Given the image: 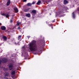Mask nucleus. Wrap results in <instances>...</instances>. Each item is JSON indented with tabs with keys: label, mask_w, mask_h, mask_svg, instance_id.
<instances>
[{
	"label": "nucleus",
	"mask_w": 79,
	"mask_h": 79,
	"mask_svg": "<svg viewBox=\"0 0 79 79\" xmlns=\"http://www.w3.org/2000/svg\"><path fill=\"white\" fill-rule=\"evenodd\" d=\"M35 41L33 40L29 44V48L31 52H35L37 50Z\"/></svg>",
	"instance_id": "1"
},
{
	"label": "nucleus",
	"mask_w": 79,
	"mask_h": 79,
	"mask_svg": "<svg viewBox=\"0 0 79 79\" xmlns=\"http://www.w3.org/2000/svg\"><path fill=\"white\" fill-rule=\"evenodd\" d=\"M36 11H37L35 10H32V11L31 12L32 15H35V14H36Z\"/></svg>",
	"instance_id": "2"
},
{
	"label": "nucleus",
	"mask_w": 79,
	"mask_h": 79,
	"mask_svg": "<svg viewBox=\"0 0 79 79\" xmlns=\"http://www.w3.org/2000/svg\"><path fill=\"white\" fill-rule=\"evenodd\" d=\"M13 64H10L9 66V69L10 70H11V69H13Z\"/></svg>",
	"instance_id": "3"
},
{
	"label": "nucleus",
	"mask_w": 79,
	"mask_h": 79,
	"mask_svg": "<svg viewBox=\"0 0 79 79\" xmlns=\"http://www.w3.org/2000/svg\"><path fill=\"white\" fill-rule=\"evenodd\" d=\"M6 61H7V59L6 58H3L2 61V63H6Z\"/></svg>",
	"instance_id": "4"
},
{
	"label": "nucleus",
	"mask_w": 79,
	"mask_h": 79,
	"mask_svg": "<svg viewBox=\"0 0 79 79\" xmlns=\"http://www.w3.org/2000/svg\"><path fill=\"white\" fill-rule=\"evenodd\" d=\"M1 29L2 30H5V29H6V27L4 26H2L1 27Z\"/></svg>",
	"instance_id": "5"
},
{
	"label": "nucleus",
	"mask_w": 79,
	"mask_h": 79,
	"mask_svg": "<svg viewBox=\"0 0 79 79\" xmlns=\"http://www.w3.org/2000/svg\"><path fill=\"white\" fill-rule=\"evenodd\" d=\"M14 10L15 13H18V8H17V7H15L14 8Z\"/></svg>",
	"instance_id": "6"
},
{
	"label": "nucleus",
	"mask_w": 79,
	"mask_h": 79,
	"mask_svg": "<svg viewBox=\"0 0 79 79\" xmlns=\"http://www.w3.org/2000/svg\"><path fill=\"white\" fill-rule=\"evenodd\" d=\"M2 15V16H5L6 17V18H8L9 17V15H5V14L4 13H3L1 14Z\"/></svg>",
	"instance_id": "7"
},
{
	"label": "nucleus",
	"mask_w": 79,
	"mask_h": 79,
	"mask_svg": "<svg viewBox=\"0 0 79 79\" xmlns=\"http://www.w3.org/2000/svg\"><path fill=\"white\" fill-rule=\"evenodd\" d=\"M31 8H28L27 9H26L24 10V11L25 12H27V11H29V10H30Z\"/></svg>",
	"instance_id": "8"
},
{
	"label": "nucleus",
	"mask_w": 79,
	"mask_h": 79,
	"mask_svg": "<svg viewBox=\"0 0 79 79\" xmlns=\"http://www.w3.org/2000/svg\"><path fill=\"white\" fill-rule=\"evenodd\" d=\"M26 16L27 17H30L31 16V14H27L26 15Z\"/></svg>",
	"instance_id": "9"
},
{
	"label": "nucleus",
	"mask_w": 79,
	"mask_h": 79,
	"mask_svg": "<svg viewBox=\"0 0 79 79\" xmlns=\"http://www.w3.org/2000/svg\"><path fill=\"white\" fill-rule=\"evenodd\" d=\"M68 1H67L66 0H64V4H66L67 3H68Z\"/></svg>",
	"instance_id": "10"
},
{
	"label": "nucleus",
	"mask_w": 79,
	"mask_h": 79,
	"mask_svg": "<svg viewBox=\"0 0 79 79\" xmlns=\"http://www.w3.org/2000/svg\"><path fill=\"white\" fill-rule=\"evenodd\" d=\"M41 3V1H39L37 3H36L37 5H39Z\"/></svg>",
	"instance_id": "11"
},
{
	"label": "nucleus",
	"mask_w": 79,
	"mask_h": 79,
	"mask_svg": "<svg viewBox=\"0 0 79 79\" xmlns=\"http://www.w3.org/2000/svg\"><path fill=\"white\" fill-rule=\"evenodd\" d=\"M72 16L73 18L74 19L75 18V15H74V12L72 14Z\"/></svg>",
	"instance_id": "12"
},
{
	"label": "nucleus",
	"mask_w": 79,
	"mask_h": 79,
	"mask_svg": "<svg viewBox=\"0 0 79 79\" xmlns=\"http://www.w3.org/2000/svg\"><path fill=\"white\" fill-rule=\"evenodd\" d=\"M15 74V71H13L11 73L12 75H14Z\"/></svg>",
	"instance_id": "13"
},
{
	"label": "nucleus",
	"mask_w": 79,
	"mask_h": 79,
	"mask_svg": "<svg viewBox=\"0 0 79 79\" xmlns=\"http://www.w3.org/2000/svg\"><path fill=\"white\" fill-rule=\"evenodd\" d=\"M27 6H31L32 5V4L31 3H28L27 4Z\"/></svg>",
	"instance_id": "14"
},
{
	"label": "nucleus",
	"mask_w": 79,
	"mask_h": 79,
	"mask_svg": "<svg viewBox=\"0 0 79 79\" xmlns=\"http://www.w3.org/2000/svg\"><path fill=\"white\" fill-rule=\"evenodd\" d=\"M10 1H9L7 3V6H8V5H10Z\"/></svg>",
	"instance_id": "15"
},
{
	"label": "nucleus",
	"mask_w": 79,
	"mask_h": 79,
	"mask_svg": "<svg viewBox=\"0 0 79 79\" xmlns=\"http://www.w3.org/2000/svg\"><path fill=\"white\" fill-rule=\"evenodd\" d=\"M3 38L4 40H6V37L5 36H3Z\"/></svg>",
	"instance_id": "16"
},
{
	"label": "nucleus",
	"mask_w": 79,
	"mask_h": 79,
	"mask_svg": "<svg viewBox=\"0 0 79 79\" xmlns=\"http://www.w3.org/2000/svg\"><path fill=\"white\" fill-rule=\"evenodd\" d=\"M9 76V73H6L5 74V76Z\"/></svg>",
	"instance_id": "17"
},
{
	"label": "nucleus",
	"mask_w": 79,
	"mask_h": 79,
	"mask_svg": "<svg viewBox=\"0 0 79 79\" xmlns=\"http://www.w3.org/2000/svg\"><path fill=\"white\" fill-rule=\"evenodd\" d=\"M21 37V35H20V36H19L18 37V40H19V39H20Z\"/></svg>",
	"instance_id": "18"
},
{
	"label": "nucleus",
	"mask_w": 79,
	"mask_h": 79,
	"mask_svg": "<svg viewBox=\"0 0 79 79\" xmlns=\"http://www.w3.org/2000/svg\"><path fill=\"white\" fill-rule=\"evenodd\" d=\"M21 24V23H17V24L18 26H19V24Z\"/></svg>",
	"instance_id": "19"
},
{
	"label": "nucleus",
	"mask_w": 79,
	"mask_h": 79,
	"mask_svg": "<svg viewBox=\"0 0 79 79\" xmlns=\"http://www.w3.org/2000/svg\"><path fill=\"white\" fill-rule=\"evenodd\" d=\"M35 3V2H33L32 3V5L34 4Z\"/></svg>",
	"instance_id": "20"
},
{
	"label": "nucleus",
	"mask_w": 79,
	"mask_h": 79,
	"mask_svg": "<svg viewBox=\"0 0 79 79\" xmlns=\"http://www.w3.org/2000/svg\"><path fill=\"white\" fill-rule=\"evenodd\" d=\"M23 48V49H25V47L24 46L23 47V48Z\"/></svg>",
	"instance_id": "21"
},
{
	"label": "nucleus",
	"mask_w": 79,
	"mask_h": 79,
	"mask_svg": "<svg viewBox=\"0 0 79 79\" xmlns=\"http://www.w3.org/2000/svg\"><path fill=\"white\" fill-rule=\"evenodd\" d=\"M27 38H28V39H29L30 36H27Z\"/></svg>",
	"instance_id": "22"
},
{
	"label": "nucleus",
	"mask_w": 79,
	"mask_h": 79,
	"mask_svg": "<svg viewBox=\"0 0 79 79\" xmlns=\"http://www.w3.org/2000/svg\"><path fill=\"white\" fill-rule=\"evenodd\" d=\"M10 22V23H12L13 22V21L12 20H11Z\"/></svg>",
	"instance_id": "23"
},
{
	"label": "nucleus",
	"mask_w": 79,
	"mask_h": 79,
	"mask_svg": "<svg viewBox=\"0 0 79 79\" xmlns=\"http://www.w3.org/2000/svg\"><path fill=\"white\" fill-rule=\"evenodd\" d=\"M52 22L53 23H54V22H55V20H54L52 21Z\"/></svg>",
	"instance_id": "24"
},
{
	"label": "nucleus",
	"mask_w": 79,
	"mask_h": 79,
	"mask_svg": "<svg viewBox=\"0 0 79 79\" xmlns=\"http://www.w3.org/2000/svg\"><path fill=\"white\" fill-rule=\"evenodd\" d=\"M18 29H20V28L19 27L18 28Z\"/></svg>",
	"instance_id": "25"
},
{
	"label": "nucleus",
	"mask_w": 79,
	"mask_h": 79,
	"mask_svg": "<svg viewBox=\"0 0 79 79\" xmlns=\"http://www.w3.org/2000/svg\"><path fill=\"white\" fill-rule=\"evenodd\" d=\"M1 62H2V61H1V60H0V64L1 63Z\"/></svg>",
	"instance_id": "26"
},
{
	"label": "nucleus",
	"mask_w": 79,
	"mask_h": 79,
	"mask_svg": "<svg viewBox=\"0 0 79 79\" xmlns=\"http://www.w3.org/2000/svg\"><path fill=\"white\" fill-rule=\"evenodd\" d=\"M4 79H8V78H4Z\"/></svg>",
	"instance_id": "27"
},
{
	"label": "nucleus",
	"mask_w": 79,
	"mask_h": 79,
	"mask_svg": "<svg viewBox=\"0 0 79 79\" xmlns=\"http://www.w3.org/2000/svg\"><path fill=\"white\" fill-rule=\"evenodd\" d=\"M77 10H78V11H79V8L77 9Z\"/></svg>",
	"instance_id": "28"
},
{
	"label": "nucleus",
	"mask_w": 79,
	"mask_h": 79,
	"mask_svg": "<svg viewBox=\"0 0 79 79\" xmlns=\"http://www.w3.org/2000/svg\"><path fill=\"white\" fill-rule=\"evenodd\" d=\"M0 25H2V23H0Z\"/></svg>",
	"instance_id": "29"
},
{
	"label": "nucleus",
	"mask_w": 79,
	"mask_h": 79,
	"mask_svg": "<svg viewBox=\"0 0 79 79\" xmlns=\"http://www.w3.org/2000/svg\"><path fill=\"white\" fill-rule=\"evenodd\" d=\"M24 2H26V0H24Z\"/></svg>",
	"instance_id": "30"
},
{
	"label": "nucleus",
	"mask_w": 79,
	"mask_h": 79,
	"mask_svg": "<svg viewBox=\"0 0 79 79\" xmlns=\"http://www.w3.org/2000/svg\"><path fill=\"white\" fill-rule=\"evenodd\" d=\"M15 45H16L17 44H16V43H15Z\"/></svg>",
	"instance_id": "31"
},
{
	"label": "nucleus",
	"mask_w": 79,
	"mask_h": 79,
	"mask_svg": "<svg viewBox=\"0 0 79 79\" xmlns=\"http://www.w3.org/2000/svg\"><path fill=\"white\" fill-rule=\"evenodd\" d=\"M52 29H53V27H52Z\"/></svg>",
	"instance_id": "32"
},
{
	"label": "nucleus",
	"mask_w": 79,
	"mask_h": 79,
	"mask_svg": "<svg viewBox=\"0 0 79 79\" xmlns=\"http://www.w3.org/2000/svg\"><path fill=\"white\" fill-rule=\"evenodd\" d=\"M34 54H36L35 53H34Z\"/></svg>",
	"instance_id": "33"
}]
</instances>
